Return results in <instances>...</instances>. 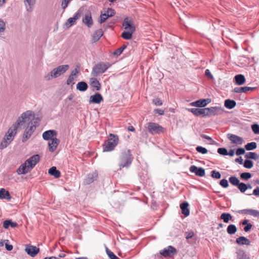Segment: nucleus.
Masks as SVG:
<instances>
[{
    "instance_id": "obj_54",
    "label": "nucleus",
    "mask_w": 259,
    "mask_h": 259,
    "mask_svg": "<svg viewBox=\"0 0 259 259\" xmlns=\"http://www.w3.org/2000/svg\"><path fill=\"white\" fill-rule=\"evenodd\" d=\"M152 102L156 106H161L162 105V102L159 98L153 99Z\"/></svg>"
},
{
    "instance_id": "obj_48",
    "label": "nucleus",
    "mask_w": 259,
    "mask_h": 259,
    "mask_svg": "<svg viewBox=\"0 0 259 259\" xmlns=\"http://www.w3.org/2000/svg\"><path fill=\"white\" fill-rule=\"evenodd\" d=\"M236 105V103L235 101L230 99H228V109H232Z\"/></svg>"
},
{
    "instance_id": "obj_37",
    "label": "nucleus",
    "mask_w": 259,
    "mask_h": 259,
    "mask_svg": "<svg viewBox=\"0 0 259 259\" xmlns=\"http://www.w3.org/2000/svg\"><path fill=\"white\" fill-rule=\"evenodd\" d=\"M133 32H132V31H131L130 30V31H124L121 33V36L123 38L126 39V40H129L132 38V36H133Z\"/></svg>"
},
{
    "instance_id": "obj_41",
    "label": "nucleus",
    "mask_w": 259,
    "mask_h": 259,
    "mask_svg": "<svg viewBox=\"0 0 259 259\" xmlns=\"http://www.w3.org/2000/svg\"><path fill=\"white\" fill-rule=\"evenodd\" d=\"M106 253L108 255V257L110 259H120L118 258L114 253L111 251L110 249H109L107 247H106Z\"/></svg>"
},
{
    "instance_id": "obj_1",
    "label": "nucleus",
    "mask_w": 259,
    "mask_h": 259,
    "mask_svg": "<svg viewBox=\"0 0 259 259\" xmlns=\"http://www.w3.org/2000/svg\"><path fill=\"white\" fill-rule=\"evenodd\" d=\"M34 118V114L32 111L28 110L23 113L21 115V116L17 119L15 123L9 128L4 138H6L8 140L12 141L14 137L17 133V129L21 127L24 124V123L26 121V119L31 120L33 119Z\"/></svg>"
},
{
    "instance_id": "obj_60",
    "label": "nucleus",
    "mask_w": 259,
    "mask_h": 259,
    "mask_svg": "<svg viewBox=\"0 0 259 259\" xmlns=\"http://www.w3.org/2000/svg\"><path fill=\"white\" fill-rule=\"evenodd\" d=\"M154 113L155 114H158L160 115H162L164 114V111L160 109H155L154 110Z\"/></svg>"
},
{
    "instance_id": "obj_30",
    "label": "nucleus",
    "mask_w": 259,
    "mask_h": 259,
    "mask_svg": "<svg viewBox=\"0 0 259 259\" xmlns=\"http://www.w3.org/2000/svg\"><path fill=\"white\" fill-rule=\"evenodd\" d=\"M10 226L14 228L18 226V224L11 220H7L3 222V227L5 229H8Z\"/></svg>"
},
{
    "instance_id": "obj_46",
    "label": "nucleus",
    "mask_w": 259,
    "mask_h": 259,
    "mask_svg": "<svg viewBox=\"0 0 259 259\" xmlns=\"http://www.w3.org/2000/svg\"><path fill=\"white\" fill-rule=\"evenodd\" d=\"M251 175L249 172H243L240 175V178L242 180H247L251 178Z\"/></svg>"
},
{
    "instance_id": "obj_57",
    "label": "nucleus",
    "mask_w": 259,
    "mask_h": 259,
    "mask_svg": "<svg viewBox=\"0 0 259 259\" xmlns=\"http://www.w3.org/2000/svg\"><path fill=\"white\" fill-rule=\"evenodd\" d=\"M245 151L244 149H243L242 148H238L236 150V154L237 155H240L244 154L245 153Z\"/></svg>"
},
{
    "instance_id": "obj_5",
    "label": "nucleus",
    "mask_w": 259,
    "mask_h": 259,
    "mask_svg": "<svg viewBox=\"0 0 259 259\" xmlns=\"http://www.w3.org/2000/svg\"><path fill=\"white\" fill-rule=\"evenodd\" d=\"M38 122L36 121L31 120L29 122L28 126L25 129L22 137V142H25L31 136L36 128Z\"/></svg>"
},
{
    "instance_id": "obj_6",
    "label": "nucleus",
    "mask_w": 259,
    "mask_h": 259,
    "mask_svg": "<svg viewBox=\"0 0 259 259\" xmlns=\"http://www.w3.org/2000/svg\"><path fill=\"white\" fill-rule=\"evenodd\" d=\"M148 131L151 135L160 134L164 133V128L159 124L150 122L148 123Z\"/></svg>"
},
{
    "instance_id": "obj_49",
    "label": "nucleus",
    "mask_w": 259,
    "mask_h": 259,
    "mask_svg": "<svg viewBox=\"0 0 259 259\" xmlns=\"http://www.w3.org/2000/svg\"><path fill=\"white\" fill-rule=\"evenodd\" d=\"M218 153L222 155H227V148H219L217 151Z\"/></svg>"
},
{
    "instance_id": "obj_43",
    "label": "nucleus",
    "mask_w": 259,
    "mask_h": 259,
    "mask_svg": "<svg viewBox=\"0 0 259 259\" xmlns=\"http://www.w3.org/2000/svg\"><path fill=\"white\" fill-rule=\"evenodd\" d=\"M243 166L246 168H251L253 166V163L251 160L246 159L243 163Z\"/></svg>"
},
{
    "instance_id": "obj_25",
    "label": "nucleus",
    "mask_w": 259,
    "mask_h": 259,
    "mask_svg": "<svg viewBox=\"0 0 259 259\" xmlns=\"http://www.w3.org/2000/svg\"><path fill=\"white\" fill-rule=\"evenodd\" d=\"M103 34V31L101 29H98L95 31L92 35V41L93 42H97L102 36Z\"/></svg>"
},
{
    "instance_id": "obj_45",
    "label": "nucleus",
    "mask_w": 259,
    "mask_h": 259,
    "mask_svg": "<svg viewBox=\"0 0 259 259\" xmlns=\"http://www.w3.org/2000/svg\"><path fill=\"white\" fill-rule=\"evenodd\" d=\"M211 176L214 179H220L221 178V175L220 172L213 170L211 171Z\"/></svg>"
},
{
    "instance_id": "obj_24",
    "label": "nucleus",
    "mask_w": 259,
    "mask_h": 259,
    "mask_svg": "<svg viewBox=\"0 0 259 259\" xmlns=\"http://www.w3.org/2000/svg\"><path fill=\"white\" fill-rule=\"evenodd\" d=\"M254 89V88L243 87H237L233 90V92L235 93H246L249 91H252Z\"/></svg>"
},
{
    "instance_id": "obj_2",
    "label": "nucleus",
    "mask_w": 259,
    "mask_h": 259,
    "mask_svg": "<svg viewBox=\"0 0 259 259\" xmlns=\"http://www.w3.org/2000/svg\"><path fill=\"white\" fill-rule=\"evenodd\" d=\"M134 157L129 149H125L122 151L118 159V166L119 170L122 168H128L132 164Z\"/></svg>"
},
{
    "instance_id": "obj_13",
    "label": "nucleus",
    "mask_w": 259,
    "mask_h": 259,
    "mask_svg": "<svg viewBox=\"0 0 259 259\" xmlns=\"http://www.w3.org/2000/svg\"><path fill=\"white\" fill-rule=\"evenodd\" d=\"M189 170L190 172L194 173L197 176L203 177L205 175V170L203 168L198 167L194 165L190 167Z\"/></svg>"
},
{
    "instance_id": "obj_63",
    "label": "nucleus",
    "mask_w": 259,
    "mask_h": 259,
    "mask_svg": "<svg viewBox=\"0 0 259 259\" xmlns=\"http://www.w3.org/2000/svg\"><path fill=\"white\" fill-rule=\"evenodd\" d=\"M252 227V225L250 223H249L244 228V231L246 232H248L251 229Z\"/></svg>"
},
{
    "instance_id": "obj_53",
    "label": "nucleus",
    "mask_w": 259,
    "mask_h": 259,
    "mask_svg": "<svg viewBox=\"0 0 259 259\" xmlns=\"http://www.w3.org/2000/svg\"><path fill=\"white\" fill-rule=\"evenodd\" d=\"M6 28V24L5 22L0 19V32H4Z\"/></svg>"
},
{
    "instance_id": "obj_18",
    "label": "nucleus",
    "mask_w": 259,
    "mask_h": 259,
    "mask_svg": "<svg viewBox=\"0 0 259 259\" xmlns=\"http://www.w3.org/2000/svg\"><path fill=\"white\" fill-rule=\"evenodd\" d=\"M122 26L125 29H129L132 32L136 30L135 27L133 25L132 21L130 20L128 17L124 19L122 22Z\"/></svg>"
},
{
    "instance_id": "obj_27",
    "label": "nucleus",
    "mask_w": 259,
    "mask_h": 259,
    "mask_svg": "<svg viewBox=\"0 0 259 259\" xmlns=\"http://www.w3.org/2000/svg\"><path fill=\"white\" fill-rule=\"evenodd\" d=\"M241 212L242 213L249 214L255 217L259 216V211L252 209H244L241 210Z\"/></svg>"
},
{
    "instance_id": "obj_64",
    "label": "nucleus",
    "mask_w": 259,
    "mask_h": 259,
    "mask_svg": "<svg viewBox=\"0 0 259 259\" xmlns=\"http://www.w3.org/2000/svg\"><path fill=\"white\" fill-rule=\"evenodd\" d=\"M79 72V70L78 69H77L76 68H75V69H74L70 73V75H72V76H74L75 75H77V74H78Z\"/></svg>"
},
{
    "instance_id": "obj_61",
    "label": "nucleus",
    "mask_w": 259,
    "mask_h": 259,
    "mask_svg": "<svg viewBox=\"0 0 259 259\" xmlns=\"http://www.w3.org/2000/svg\"><path fill=\"white\" fill-rule=\"evenodd\" d=\"M122 52L123 51L121 48H119L114 52L113 55L118 56H119Z\"/></svg>"
},
{
    "instance_id": "obj_14",
    "label": "nucleus",
    "mask_w": 259,
    "mask_h": 259,
    "mask_svg": "<svg viewBox=\"0 0 259 259\" xmlns=\"http://www.w3.org/2000/svg\"><path fill=\"white\" fill-rule=\"evenodd\" d=\"M57 132L54 130H50L45 131L42 134V138L46 141L51 140L53 138H56Z\"/></svg>"
},
{
    "instance_id": "obj_58",
    "label": "nucleus",
    "mask_w": 259,
    "mask_h": 259,
    "mask_svg": "<svg viewBox=\"0 0 259 259\" xmlns=\"http://www.w3.org/2000/svg\"><path fill=\"white\" fill-rule=\"evenodd\" d=\"M54 78L53 74L52 73V70L48 73L47 75H45V78L47 80H50L52 78Z\"/></svg>"
},
{
    "instance_id": "obj_38",
    "label": "nucleus",
    "mask_w": 259,
    "mask_h": 259,
    "mask_svg": "<svg viewBox=\"0 0 259 259\" xmlns=\"http://www.w3.org/2000/svg\"><path fill=\"white\" fill-rule=\"evenodd\" d=\"M11 142L6 138H4L0 144V149L3 150L6 148L7 146Z\"/></svg>"
},
{
    "instance_id": "obj_36",
    "label": "nucleus",
    "mask_w": 259,
    "mask_h": 259,
    "mask_svg": "<svg viewBox=\"0 0 259 259\" xmlns=\"http://www.w3.org/2000/svg\"><path fill=\"white\" fill-rule=\"evenodd\" d=\"M198 101V107H204L206 106L211 100L209 99H199Z\"/></svg>"
},
{
    "instance_id": "obj_51",
    "label": "nucleus",
    "mask_w": 259,
    "mask_h": 259,
    "mask_svg": "<svg viewBox=\"0 0 259 259\" xmlns=\"http://www.w3.org/2000/svg\"><path fill=\"white\" fill-rule=\"evenodd\" d=\"M25 3H27L30 6L29 9H27V11L29 12L31 11V6L34 5L35 0H24Z\"/></svg>"
},
{
    "instance_id": "obj_32",
    "label": "nucleus",
    "mask_w": 259,
    "mask_h": 259,
    "mask_svg": "<svg viewBox=\"0 0 259 259\" xmlns=\"http://www.w3.org/2000/svg\"><path fill=\"white\" fill-rule=\"evenodd\" d=\"M11 198V197L8 191H6L4 188H2L0 190V199L10 200Z\"/></svg>"
},
{
    "instance_id": "obj_8",
    "label": "nucleus",
    "mask_w": 259,
    "mask_h": 259,
    "mask_svg": "<svg viewBox=\"0 0 259 259\" xmlns=\"http://www.w3.org/2000/svg\"><path fill=\"white\" fill-rule=\"evenodd\" d=\"M176 252L177 250L176 248L171 245L164 248L163 250H161L160 251V254L166 257H171L176 253Z\"/></svg>"
},
{
    "instance_id": "obj_33",
    "label": "nucleus",
    "mask_w": 259,
    "mask_h": 259,
    "mask_svg": "<svg viewBox=\"0 0 259 259\" xmlns=\"http://www.w3.org/2000/svg\"><path fill=\"white\" fill-rule=\"evenodd\" d=\"M236 82L238 85H242L244 83L245 78L244 75L242 74H238L235 77Z\"/></svg>"
},
{
    "instance_id": "obj_3",
    "label": "nucleus",
    "mask_w": 259,
    "mask_h": 259,
    "mask_svg": "<svg viewBox=\"0 0 259 259\" xmlns=\"http://www.w3.org/2000/svg\"><path fill=\"white\" fill-rule=\"evenodd\" d=\"M118 137L117 135L110 134L104 144L103 145V152H109L114 150L118 143Z\"/></svg>"
},
{
    "instance_id": "obj_10",
    "label": "nucleus",
    "mask_w": 259,
    "mask_h": 259,
    "mask_svg": "<svg viewBox=\"0 0 259 259\" xmlns=\"http://www.w3.org/2000/svg\"><path fill=\"white\" fill-rule=\"evenodd\" d=\"M115 11L112 8H108L104 14L100 16V23H104L108 18L113 16L115 14Z\"/></svg>"
},
{
    "instance_id": "obj_21",
    "label": "nucleus",
    "mask_w": 259,
    "mask_h": 259,
    "mask_svg": "<svg viewBox=\"0 0 259 259\" xmlns=\"http://www.w3.org/2000/svg\"><path fill=\"white\" fill-rule=\"evenodd\" d=\"M31 170L25 162L22 164L18 168L17 171L18 175H25Z\"/></svg>"
},
{
    "instance_id": "obj_28",
    "label": "nucleus",
    "mask_w": 259,
    "mask_h": 259,
    "mask_svg": "<svg viewBox=\"0 0 259 259\" xmlns=\"http://www.w3.org/2000/svg\"><path fill=\"white\" fill-rule=\"evenodd\" d=\"M48 173L55 178H59L60 177L61 172L55 166H52L49 169Z\"/></svg>"
},
{
    "instance_id": "obj_44",
    "label": "nucleus",
    "mask_w": 259,
    "mask_h": 259,
    "mask_svg": "<svg viewBox=\"0 0 259 259\" xmlns=\"http://www.w3.org/2000/svg\"><path fill=\"white\" fill-rule=\"evenodd\" d=\"M237 231L236 226L234 225H230L228 226V233L230 234H234Z\"/></svg>"
},
{
    "instance_id": "obj_59",
    "label": "nucleus",
    "mask_w": 259,
    "mask_h": 259,
    "mask_svg": "<svg viewBox=\"0 0 259 259\" xmlns=\"http://www.w3.org/2000/svg\"><path fill=\"white\" fill-rule=\"evenodd\" d=\"M205 75L209 79H212L213 76L209 69H206L205 71Z\"/></svg>"
},
{
    "instance_id": "obj_55",
    "label": "nucleus",
    "mask_w": 259,
    "mask_h": 259,
    "mask_svg": "<svg viewBox=\"0 0 259 259\" xmlns=\"http://www.w3.org/2000/svg\"><path fill=\"white\" fill-rule=\"evenodd\" d=\"M74 80V77L73 76H72V75H70L67 80L66 84L67 85H69L71 83H72V84H74V82H73Z\"/></svg>"
},
{
    "instance_id": "obj_31",
    "label": "nucleus",
    "mask_w": 259,
    "mask_h": 259,
    "mask_svg": "<svg viewBox=\"0 0 259 259\" xmlns=\"http://www.w3.org/2000/svg\"><path fill=\"white\" fill-rule=\"evenodd\" d=\"M88 88V85L85 81H80L76 85V89L80 92H84Z\"/></svg>"
},
{
    "instance_id": "obj_17",
    "label": "nucleus",
    "mask_w": 259,
    "mask_h": 259,
    "mask_svg": "<svg viewBox=\"0 0 259 259\" xmlns=\"http://www.w3.org/2000/svg\"><path fill=\"white\" fill-rule=\"evenodd\" d=\"M103 101V98L101 94L96 93L94 95L91 96L90 97V104H99Z\"/></svg>"
},
{
    "instance_id": "obj_20",
    "label": "nucleus",
    "mask_w": 259,
    "mask_h": 259,
    "mask_svg": "<svg viewBox=\"0 0 259 259\" xmlns=\"http://www.w3.org/2000/svg\"><path fill=\"white\" fill-rule=\"evenodd\" d=\"M60 143V141L57 138H55L51 140V142L48 143L49 150L50 152H54L58 145Z\"/></svg>"
},
{
    "instance_id": "obj_26",
    "label": "nucleus",
    "mask_w": 259,
    "mask_h": 259,
    "mask_svg": "<svg viewBox=\"0 0 259 259\" xmlns=\"http://www.w3.org/2000/svg\"><path fill=\"white\" fill-rule=\"evenodd\" d=\"M90 85L96 91H100L101 89V84L96 78H91L90 79Z\"/></svg>"
},
{
    "instance_id": "obj_35",
    "label": "nucleus",
    "mask_w": 259,
    "mask_h": 259,
    "mask_svg": "<svg viewBox=\"0 0 259 259\" xmlns=\"http://www.w3.org/2000/svg\"><path fill=\"white\" fill-rule=\"evenodd\" d=\"M245 157L247 159H252L256 160L258 159L259 155L255 152H249L246 154Z\"/></svg>"
},
{
    "instance_id": "obj_16",
    "label": "nucleus",
    "mask_w": 259,
    "mask_h": 259,
    "mask_svg": "<svg viewBox=\"0 0 259 259\" xmlns=\"http://www.w3.org/2000/svg\"><path fill=\"white\" fill-rule=\"evenodd\" d=\"M189 111L191 112L194 115L196 116H199L201 117H206L205 116V112L206 110L204 108H190L188 109Z\"/></svg>"
},
{
    "instance_id": "obj_15",
    "label": "nucleus",
    "mask_w": 259,
    "mask_h": 259,
    "mask_svg": "<svg viewBox=\"0 0 259 259\" xmlns=\"http://www.w3.org/2000/svg\"><path fill=\"white\" fill-rule=\"evenodd\" d=\"M25 250L28 255L34 257L38 253L39 249L34 246L26 245Z\"/></svg>"
},
{
    "instance_id": "obj_47",
    "label": "nucleus",
    "mask_w": 259,
    "mask_h": 259,
    "mask_svg": "<svg viewBox=\"0 0 259 259\" xmlns=\"http://www.w3.org/2000/svg\"><path fill=\"white\" fill-rule=\"evenodd\" d=\"M196 150L198 152L202 154H205L207 152V150L206 148L200 146L196 147Z\"/></svg>"
},
{
    "instance_id": "obj_40",
    "label": "nucleus",
    "mask_w": 259,
    "mask_h": 259,
    "mask_svg": "<svg viewBox=\"0 0 259 259\" xmlns=\"http://www.w3.org/2000/svg\"><path fill=\"white\" fill-rule=\"evenodd\" d=\"M229 181L231 184L235 186H237L240 183L239 179L234 176H232L229 178Z\"/></svg>"
},
{
    "instance_id": "obj_19",
    "label": "nucleus",
    "mask_w": 259,
    "mask_h": 259,
    "mask_svg": "<svg viewBox=\"0 0 259 259\" xmlns=\"http://www.w3.org/2000/svg\"><path fill=\"white\" fill-rule=\"evenodd\" d=\"M82 22L89 28H91L92 26L93 21L90 12H88L85 13L84 16L82 18Z\"/></svg>"
},
{
    "instance_id": "obj_29",
    "label": "nucleus",
    "mask_w": 259,
    "mask_h": 259,
    "mask_svg": "<svg viewBox=\"0 0 259 259\" xmlns=\"http://www.w3.org/2000/svg\"><path fill=\"white\" fill-rule=\"evenodd\" d=\"M236 243L239 245H247L250 244V241L247 238L241 236L236 239Z\"/></svg>"
},
{
    "instance_id": "obj_11",
    "label": "nucleus",
    "mask_w": 259,
    "mask_h": 259,
    "mask_svg": "<svg viewBox=\"0 0 259 259\" xmlns=\"http://www.w3.org/2000/svg\"><path fill=\"white\" fill-rule=\"evenodd\" d=\"M81 15V12L78 10L76 13L74 14L73 17L69 18L65 23V25L67 28H69L73 25L75 23V22L77 20H78Z\"/></svg>"
},
{
    "instance_id": "obj_7",
    "label": "nucleus",
    "mask_w": 259,
    "mask_h": 259,
    "mask_svg": "<svg viewBox=\"0 0 259 259\" xmlns=\"http://www.w3.org/2000/svg\"><path fill=\"white\" fill-rule=\"evenodd\" d=\"M69 66L68 65H60L52 70L54 78H56L64 74L68 70Z\"/></svg>"
},
{
    "instance_id": "obj_42",
    "label": "nucleus",
    "mask_w": 259,
    "mask_h": 259,
    "mask_svg": "<svg viewBox=\"0 0 259 259\" xmlns=\"http://www.w3.org/2000/svg\"><path fill=\"white\" fill-rule=\"evenodd\" d=\"M237 187L242 193L245 192L248 189L247 185L243 183H240L237 186Z\"/></svg>"
},
{
    "instance_id": "obj_52",
    "label": "nucleus",
    "mask_w": 259,
    "mask_h": 259,
    "mask_svg": "<svg viewBox=\"0 0 259 259\" xmlns=\"http://www.w3.org/2000/svg\"><path fill=\"white\" fill-rule=\"evenodd\" d=\"M185 235L186 236V238L187 239H189L190 238H192L194 236V233L192 231H190L189 232H186L185 233Z\"/></svg>"
},
{
    "instance_id": "obj_56",
    "label": "nucleus",
    "mask_w": 259,
    "mask_h": 259,
    "mask_svg": "<svg viewBox=\"0 0 259 259\" xmlns=\"http://www.w3.org/2000/svg\"><path fill=\"white\" fill-rule=\"evenodd\" d=\"M71 1V0H63L62 2V4H61L62 9L64 10L65 9L67 8V7L68 6L69 3Z\"/></svg>"
},
{
    "instance_id": "obj_62",
    "label": "nucleus",
    "mask_w": 259,
    "mask_h": 259,
    "mask_svg": "<svg viewBox=\"0 0 259 259\" xmlns=\"http://www.w3.org/2000/svg\"><path fill=\"white\" fill-rule=\"evenodd\" d=\"M220 184L224 188H227V180L223 179L220 181Z\"/></svg>"
},
{
    "instance_id": "obj_23",
    "label": "nucleus",
    "mask_w": 259,
    "mask_h": 259,
    "mask_svg": "<svg viewBox=\"0 0 259 259\" xmlns=\"http://www.w3.org/2000/svg\"><path fill=\"white\" fill-rule=\"evenodd\" d=\"M228 138L233 143L237 145H241L243 142V139L241 137L235 135H230Z\"/></svg>"
},
{
    "instance_id": "obj_12",
    "label": "nucleus",
    "mask_w": 259,
    "mask_h": 259,
    "mask_svg": "<svg viewBox=\"0 0 259 259\" xmlns=\"http://www.w3.org/2000/svg\"><path fill=\"white\" fill-rule=\"evenodd\" d=\"M98 177V173L95 171L90 173L84 179L83 184L85 185H90L96 181Z\"/></svg>"
},
{
    "instance_id": "obj_39",
    "label": "nucleus",
    "mask_w": 259,
    "mask_h": 259,
    "mask_svg": "<svg viewBox=\"0 0 259 259\" xmlns=\"http://www.w3.org/2000/svg\"><path fill=\"white\" fill-rule=\"evenodd\" d=\"M256 143L255 142H252L251 143H247L245 146V148L248 150H252L253 149H255L256 148Z\"/></svg>"
},
{
    "instance_id": "obj_34",
    "label": "nucleus",
    "mask_w": 259,
    "mask_h": 259,
    "mask_svg": "<svg viewBox=\"0 0 259 259\" xmlns=\"http://www.w3.org/2000/svg\"><path fill=\"white\" fill-rule=\"evenodd\" d=\"M205 109L206 110L205 112V116H210L212 115H214L216 114V108L215 107H209V108H205Z\"/></svg>"
},
{
    "instance_id": "obj_4",
    "label": "nucleus",
    "mask_w": 259,
    "mask_h": 259,
    "mask_svg": "<svg viewBox=\"0 0 259 259\" xmlns=\"http://www.w3.org/2000/svg\"><path fill=\"white\" fill-rule=\"evenodd\" d=\"M110 64L109 63L100 62L96 64L93 67L92 75L93 76L97 77L106 72L109 68Z\"/></svg>"
},
{
    "instance_id": "obj_9",
    "label": "nucleus",
    "mask_w": 259,
    "mask_h": 259,
    "mask_svg": "<svg viewBox=\"0 0 259 259\" xmlns=\"http://www.w3.org/2000/svg\"><path fill=\"white\" fill-rule=\"evenodd\" d=\"M40 157L39 155L35 154L31 156L29 158L25 161V163L31 169V170L35 166V165L39 162Z\"/></svg>"
},
{
    "instance_id": "obj_22",
    "label": "nucleus",
    "mask_w": 259,
    "mask_h": 259,
    "mask_svg": "<svg viewBox=\"0 0 259 259\" xmlns=\"http://www.w3.org/2000/svg\"><path fill=\"white\" fill-rule=\"evenodd\" d=\"M188 206L189 203L187 201H184L180 204L182 213L185 217H188L190 214V210L188 208Z\"/></svg>"
},
{
    "instance_id": "obj_50",
    "label": "nucleus",
    "mask_w": 259,
    "mask_h": 259,
    "mask_svg": "<svg viewBox=\"0 0 259 259\" xmlns=\"http://www.w3.org/2000/svg\"><path fill=\"white\" fill-rule=\"evenodd\" d=\"M252 131L255 134H259V125L254 124L251 125Z\"/></svg>"
}]
</instances>
